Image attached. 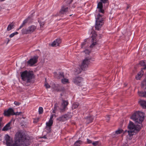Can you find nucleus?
Segmentation results:
<instances>
[{
	"label": "nucleus",
	"instance_id": "nucleus-1",
	"mask_svg": "<svg viewBox=\"0 0 146 146\" xmlns=\"http://www.w3.org/2000/svg\"><path fill=\"white\" fill-rule=\"evenodd\" d=\"M15 142L13 146H21L25 144L30 139V137L25 135L22 131H18L15 135Z\"/></svg>",
	"mask_w": 146,
	"mask_h": 146
},
{
	"label": "nucleus",
	"instance_id": "nucleus-2",
	"mask_svg": "<svg viewBox=\"0 0 146 146\" xmlns=\"http://www.w3.org/2000/svg\"><path fill=\"white\" fill-rule=\"evenodd\" d=\"M135 125L131 121H130L128 126L129 130L128 131V133L130 136H132L134 134V133H136L139 131L141 129L142 125Z\"/></svg>",
	"mask_w": 146,
	"mask_h": 146
},
{
	"label": "nucleus",
	"instance_id": "nucleus-3",
	"mask_svg": "<svg viewBox=\"0 0 146 146\" xmlns=\"http://www.w3.org/2000/svg\"><path fill=\"white\" fill-rule=\"evenodd\" d=\"M21 76L22 80L26 81L27 83H31L33 77V74L32 72H28L25 70L21 73Z\"/></svg>",
	"mask_w": 146,
	"mask_h": 146
},
{
	"label": "nucleus",
	"instance_id": "nucleus-4",
	"mask_svg": "<svg viewBox=\"0 0 146 146\" xmlns=\"http://www.w3.org/2000/svg\"><path fill=\"white\" fill-rule=\"evenodd\" d=\"M91 58L90 57H86L83 60L81 65L78 68L76 69V72L77 74L80 73L82 71H84L88 67L90 62Z\"/></svg>",
	"mask_w": 146,
	"mask_h": 146
},
{
	"label": "nucleus",
	"instance_id": "nucleus-5",
	"mask_svg": "<svg viewBox=\"0 0 146 146\" xmlns=\"http://www.w3.org/2000/svg\"><path fill=\"white\" fill-rule=\"evenodd\" d=\"M131 118L135 123H141L144 119V114L143 112L138 111L134 113L131 117Z\"/></svg>",
	"mask_w": 146,
	"mask_h": 146
},
{
	"label": "nucleus",
	"instance_id": "nucleus-6",
	"mask_svg": "<svg viewBox=\"0 0 146 146\" xmlns=\"http://www.w3.org/2000/svg\"><path fill=\"white\" fill-rule=\"evenodd\" d=\"M102 15L99 14L98 15L97 17L96 18L95 28L98 30H100L104 23V20L102 17Z\"/></svg>",
	"mask_w": 146,
	"mask_h": 146
},
{
	"label": "nucleus",
	"instance_id": "nucleus-7",
	"mask_svg": "<svg viewBox=\"0 0 146 146\" xmlns=\"http://www.w3.org/2000/svg\"><path fill=\"white\" fill-rule=\"evenodd\" d=\"M36 29V26L32 25L29 26L28 29H23L22 30V33L23 34H27L31 33L35 31Z\"/></svg>",
	"mask_w": 146,
	"mask_h": 146
},
{
	"label": "nucleus",
	"instance_id": "nucleus-8",
	"mask_svg": "<svg viewBox=\"0 0 146 146\" xmlns=\"http://www.w3.org/2000/svg\"><path fill=\"white\" fill-rule=\"evenodd\" d=\"M72 1L73 0H67V5H63L60 11L59 14L60 15L64 14L68 11V5L71 3Z\"/></svg>",
	"mask_w": 146,
	"mask_h": 146
},
{
	"label": "nucleus",
	"instance_id": "nucleus-9",
	"mask_svg": "<svg viewBox=\"0 0 146 146\" xmlns=\"http://www.w3.org/2000/svg\"><path fill=\"white\" fill-rule=\"evenodd\" d=\"M72 117V114L70 112H68L67 114L63 115L57 119L60 121H63L66 120Z\"/></svg>",
	"mask_w": 146,
	"mask_h": 146
},
{
	"label": "nucleus",
	"instance_id": "nucleus-10",
	"mask_svg": "<svg viewBox=\"0 0 146 146\" xmlns=\"http://www.w3.org/2000/svg\"><path fill=\"white\" fill-rule=\"evenodd\" d=\"M52 88L57 92H63L64 90V88L63 86L58 84H54L52 87Z\"/></svg>",
	"mask_w": 146,
	"mask_h": 146
},
{
	"label": "nucleus",
	"instance_id": "nucleus-11",
	"mask_svg": "<svg viewBox=\"0 0 146 146\" xmlns=\"http://www.w3.org/2000/svg\"><path fill=\"white\" fill-rule=\"evenodd\" d=\"M68 104V102L67 101L62 100V102L61 103L60 108V112H63L66 110V108L67 109V106Z\"/></svg>",
	"mask_w": 146,
	"mask_h": 146
},
{
	"label": "nucleus",
	"instance_id": "nucleus-12",
	"mask_svg": "<svg viewBox=\"0 0 146 146\" xmlns=\"http://www.w3.org/2000/svg\"><path fill=\"white\" fill-rule=\"evenodd\" d=\"M38 57V56H34L33 58L27 62V64L30 66L33 65L37 62Z\"/></svg>",
	"mask_w": 146,
	"mask_h": 146
},
{
	"label": "nucleus",
	"instance_id": "nucleus-13",
	"mask_svg": "<svg viewBox=\"0 0 146 146\" xmlns=\"http://www.w3.org/2000/svg\"><path fill=\"white\" fill-rule=\"evenodd\" d=\"M82 78L81 77H76L74 78L73 82L75 84L80 86L82 85Z\"/></svg>",
	"mask_w": 146,
	"mask_h": 146
},
{
	"label": "nucleus",
	"instance_id": "nucleus-14",
	"mask_svg": "<svg viewBox=\"0 0 146 146\" xmlns=\"http://www.w3.org/2000/svg\"><path fill=\"white\" fill-rule=\"evenodd\" d=\"M96 34L95 33L92 34V43L90 46V47L91 48H92L96 45H98V41H96Z\"/></svg>",
	"mask_w": 146,
	"mask_h": 146
},
{
	"label": "nucleus",
	"instance_id": "nucleus-15",
	"mask_svg": "<svg viewBox=\"0 0 146 146\" xmlns=\"http://www.w3.org/2000/svg\"><path fill=\"white\" fill-rule=\"evenodd\" d=\"M4 114L5 116H9L11 115H13L15 114L14 113V110L12 108H10L7 110L4 111Z\"/></svg>",
	"mask_w": 146,
	"mask_h": 146
},
{
	"label": "nucleus",
	"instance_id": "nucleus-16",
	"mask_svg": "<svg viewBox=\"0 0 146 146\" xmlns=\"http://www.w3.org/2000/svg\"><path fill=\"white\" fill-rule=\"evenodd\" d=\"M61 42V40L59 38L56 39L51 44L52 46H59V44Z\"/></svg>",
	"mask_w": 146,
	"mask_h": 146
},
{
	"label": "nucleus",
	"instance_id": "nucleus-17",
	"mask_svg": "<svg viewBox=\"0 0 146 146\" xmlns=\"http://www.w3.org/2000/svg\"><path fill=\"white\" fill-rule=\"evenodd\" d=\"M97 8L99 9V12L104 13V11L103 9V5L102 2H99L97 6Z\"/></svg>",
	"mask_w": 146,
	"mask_h": 146
},
{
	"label": "nucleus",
	"instance_id": "nucleus-18",
	"mask_svg": "<svg viewBox=\"0 0 146 146\" xmlns=\"http://www.w3.org/2000/svg\"><path fill=\"white\" fill-rule=\"evenodd\" d=\"M5 140L6 141V143L7 146H12L11 141L10 140V137L8 135H5Z\"/></svg>",
	"mask_w": 146,
	"mask_h": 146
},
{
	"label": "nucleus",
	"instance_id": "nucleus-19",
	"mask_svg": "<svg viewBox=\"0 0 146 146\" xmlns=\"http://www.w3.org/2000/svg\"><path fill=\"white\" fill-rule=\"evenodd\" d=\"M38 21L39 23L40 28H42L43 27V26L44 25L45 23V21L44 20V18L41 17L38 19Z\"/></svg>",
	"mask_w": 146,
	"mask_h": 146
},
{
	"label": "nucleus",
	"instance_id": "nucleus-20",
	"mask_svg": "<svg viewBox=\"0 0 146 146\" xmlns=\"http://www.w3.org/2000/svg\"><path fill=\"white\" fill-rule=\"evenodd\" d=\"M11 121L9 122L2 129V130L3 131H7L11 129V127H10V125L11 124Z\"/></svg>",
	"mask_w": 146,
	"mask_h": 146
},
{
	"label": "nucleus",
	"instance_id": "nucleus-21",
	"mask_svg": "<svg viewBox=\"0 0 146 146\" xmlns=\"http://www.w3.org/2000/svg\"><path fill=\"white\" fill-rule=\"evenodd\" d=\"M143 71L141 70V71L139 72L137 75L136 76L135 78L137 80H139L143 74Z\"/></svg>",
	"mask_w": 146,
	"mask_h": 146
},
{
	"label": "nucleus",
	"instance_id": "nucleus-22",
	"mask_svg": "<svg viewBox=\"0 0 146 146\" xmlns=\"http://www.w3.org/2000/svg\"><path fill=\"white\" fill-rule=\"evenodd\" d=\"M139 103L143 108H146V101L141 100L139 101Z\"/></svg>",
	"mask_w": 146,
	"mask_h": 146
},
{
	"label": "nucleus",
	"instance_id": "nucleus-23",
	"mask_svg": "<svg viewBox=\"0 0 146 146\" xmlns=\"http://www.w3.org/2000/svg\"><path fill=\"white\" fill-rule=\"evenodd\" d=\"M53 123V120H49L48 122L46 123V125L47 127H46V128H48L49 131L50 129V127L52 125Z\"/></svg>",
	"mask_w": 146,
	"mask_h": 146
},
{
	"label": "nucleus",
	"instance_id": "nucleus-24",
	"mask_svg": "<svg viewBox=\"0 0 146 146\" xmlns=\"http://www.w3.org/2000/svg\"><path fill=\"white\" fill-rule=\"evenodd\" d=\"M139 64L141 66H144V67L143 68H142L141 69H146V60L141 61L140 62Z\"/></svg>",
	"mask_w": 146,
	"mask_h": 146
},
{
	"label": "nucleus",
	"instance_id": "nucleus-25",
	"mask_svg": "<svg viewBox=\"0 0 146 146\" xmlns=\"http://www.w3.org/2000/svg\"><path fill=\"white\" fill-rule=\"evenodd\" d=\"M138 93L139 96L146 98V91L138 92Z\"/></svg>",
	"mask_w": 146,
	"mask_h": 146
},
{
	"label": "nucleus",
	"instance_id": "nucleus-26",
	"mask_svg": "<svg viewBox=\"0 0 146 146\" xmlns=\"http://www.w3.org/2000/svg\"><path fill=\"white\" fill-rule=\"evenodd\" d=\"M86 119L87 123H89L92 121L93 120V116H90L87 117Z\"/></svg>",
	"mask_w": 146,
	"mask_h": 146
},
{
	"label": "nucleus",
	"instance_id": "nucleus-27",
	"mask_svg": "<svg viewBox=\"0 0 146 146\" xmlns=\"http://www.w3.org/2000/svg\"><path fill=\"white\" fill-rule=\"evenodd\" d=\"M29 19V18H27L24 20L23 21V23H22L20 27L18 29H21L22 27L25 26L26 24L27 23Z\"/></svg>",
	"mask_w": 146,
	"mask_h": 146
},
{
	"label": "nucleus",
	"instance_id": "nucleus-28",
	"mask_svg": "<svg viewBox=\"0 0 146 146\" xmlns=\"http://www.w3.org/2000/svg\"><path fill=\"white\" fill-rule=\"evenodd\" d=\"M82 142L81 140L76 141L74 144V146H80V145L82 144Z\"/></svg>",
	"mask_w": 146,
	"mask_h": 146
},
{
	"label": "nucleus",
	"instance_id": "nucleus-29",
	"mask_svg": "<svg viewBox=\"0 0 146 146\" xmlns=\"http://www.w3.org/2000/svg\"><path fill=\"white\" fill-rule=\"evenodd\" d=\"M79 106V104L78 103H74L72 105V110L74 109L77 108Z\"/></svg>",
	"mask_w": 146,
	"mask_h": 146
},
{
	"label": "nucleus",
	"instance_id": "nucleus-30",
	"mask_svg": "<svg viewBox=\"0 0 146 146\" xmlns=\"http://www.w3.org/2000/svg\"><path fill=\"white\" fill-rule=\"evenodd\" d=\"M14 26V24L13 23H11L9 24L7 28V31H9L11 30L12 29V27Z\"/></svg>",
	"mask_w": 146,
	"mask_h": 146
},
{
	"label": "nucleus",
	"instance_id": "nucleus-31",
	"mask_svg": "<svg viewBox=\"0 0 146 146\" xmlns=\"http://www.w3.org/2000/svg\"><path fill=\"white\" fill-rule=\"evenodd\" d=\"M142 87L144 88L146 90V78L142 82Z\"/></svg>",
	"mask_w": 146,
	"mask_h": 146
},
{
	"label": "nucleus",
	"instance_id": "nucleus-32",
	"mask_svg": "<svg viewBox=\"0 0 146 146\" xmlns=\"http://www.w3.org/2000/svg\"><path fill=\"white\" fill-rule=\"evenodd\" d=\"M94 146H101L100 143L98 141H96L92 143Z\"/></svg>",
	"mask_w": 146,
	"mask_h": 146
},
{
	"label": "nucleus",
	"instance_id": "nucleus-33",
	"mask_svg": "<svg viewBox=\"0 0 146 146\" xmlns=\"http://www.w3.org/2000/svg\"><path fill=\"white\" fill-rule=\"evenodd\" d=\"M64 76L63 73L62 72H60L59 73V76L57 78L58 79H60L62 78H64Z\"/></svg>",
	"mask_w": 146,
	"mask_h": 146
},
{
	"label": "nucleus",
	"instance_id": "nucleus-34",
	"mask_svg": "<svg viewBox=\"0 0 146 146\" xmlns=\"http://www.w3.org/2000/svg\"><path fill=\"white\" fill-rule=\"evenodd\" d=\"M62 83L64 84H66L68 82V79L64 78L61 80Z\"/></svg>",
	"mask_w": 146,
	"mask_h": 146
},
{
	"label": "nucleus",
	"instance_id": "nucleus-35",
	"mask_svg": "<svg viewBox=\"0 0 146 146\" xmlns=\"http://www.w3.org/2000/svg\"><path fill=\"white\" fill-rule=\"evenodd\" d=\"M123 130L121 129H119L115 131V133L117 134H120L122 133Z\"/></svg>",
	"mask_w": 146,
	"mask_h": 146
},
{
	"label": "nucleus",
	"instance_id": "nucleus-36",
	"mask_svg": "<svg viewBox=\"0 0 146 146\" xmlns=\"http://www.w3.org/2000/svg\"><path fill=\"white\" fill-rule=\"evenodd\" d=\"M43 112V109L42 107H40L38 109V112L39 114H41Z\"/></svg>",
	"mask_w": 146,
	"mask_h": 146
},
{
	"label": "nucleus",
	"instance_id": "nucleus-37",
	"mask_svg": "<svg viewBox=\"0 0 146 146\" xmlns=\"http://www.w3.org/2000/svg\"><path fill=\"white\" fill-rule=\"evenodd\" d=\"M18 34V33L17 32H15V33H14L11 34L10 35L9 37L11 38L13 37L15 35H17Z\"/></svg>",
	"mask_w": 146,
	"mask_h": 146
},
{
	"label": "nucleus",
	"instance_id": "nucleus-38",
	"mask_svg": "<svg viewBox=\"0 0 146 146\" xmlns=\"http://www.w3.org/2000/svg\"><path fill=\"white\" fill-rule=\"evenodd\" d=\"M86 39H85L84 40V42L82 43V44H81V48H83L84 46L86 44Z\"/></svg>",
	"mask_w": 146,
	"mask_h": 146
},
{
	"label": "nucleus",
	"instance_id": "nucleus-39",
	"mask_svg": "<svg viewBox=\"0 0 146 146\" xmlns=\"http://www.w3.org/2000/svg\"><path fill=\"white\" fill-rule=\"evenodd\" d=\"M44 86L46 88H50V86L47 83L45 82Z\"/></svg>",
	"mask_w": 146,
	"mask_h": 146
},
{
	"label": "nucleus",
	"instance_id": "nucleus-40",
	"mask_svg": "<svg viewBox=\"0 0 146 146\" xmlns=\"http://www.w3.org/2000/svg\"><path fill=\"white\" fill-rule=\"evenodd\" d=\"M14 103L15 105L17 106H19L21 104V103L16 101L14 102Z\"/></svg>",
	"mask_w": 146,
	"mask_h": 146
},
{
	"label": "nucleus",
	"instance_id": "nucleus-41",
	"mask_svg": "<svg viewBox=\"0 0 146 146\" xmlns=\"http://www.w3.org/2000/svg\"><path fill=\"white\" fill-rule=\"evenodd\" d=\"M106 120L107 121H108L110 119V117L109 115H107L106 117Z\"/></svg>",
	"mask_w": 146,
	"mask_h": 146
},
{
	"label": "nucleus",
	"instance_id": "nucleus-42",
	"mask_svg": "<svg viewBox=\"0 0 146 146\" xmlns=\"http://www.w3.org/2000/svg\"><path fill=\"white\" fill-rule=\"evenodd\" d=\"M39 118H37L36 119H35L33 121V122L34 123H36L38 121Z\"/></svg>",
	"mask_w": 146,
	"mask_h": 146
},
{
	"label": "nucleus",
	"instance_id": "nucleus-43",
	"mask_svg": "<svg viewBox=\"0 0 146 146\" xmlns=\"http://www.w3.org/2000/svg\"><path fill=\"white\" fill-rule=\"evenodd\" d=\"M21 112H14V113H15V114H14V115H20V114H21Z\"/></svg>",
	"mask_w": 146,
	"mask_h": 146
},
{
	"label": "nucleus",
	"instance_id": "nucleus-44",
	"mask_svg": "<svg viewBox=\"0 0 146 146\" xmlns=\"http://www.w3.org/2000/svg\"><path fill=\"white\" fill-rule=\"evenodd\" d=\"M101 2L104 3H106L108 2V0H100Z\"/></svg>",
	"mask_w": 146,
	"mask_h": 146
},
{
	"label": "nucleus",
	"instance_id": "nucleus-45",
	"mask_svg": "<svg viewBox=\"0 0 146 146\" xmlns=\"http://www.w3.org/2000/svg\"><path fill=\"white\" fill-rule=\"evenodd\" d=\"M84 52H85L86 54H88L90 53V52L88 50H86L84 51Z\"/></svg>",
	"mask_w": 146,
	"mask_h": 146
},
{
	"label": "nucleus",
	"instance_id": "nucleus-46",
	"mask_svg": "<svg viewBox=\"0 0 146 146\" xmlns=\"http://www.w3.org/2000/svg\"><path fill=\"white\" fill-rule=\"evenodd\" d=\"M87 142L88 143H92V141L88 139H87Z\"/></svg>",
	"mask_w": 146,
	"mask_h": 146
},
{
	"label": "nucleus",
	"instance_id": "nucleus-47",
	"mask_svg": "<svg viewBox=\"0 0 146 146\" xmlns=\"http://www.w3.org/2000/svg\"><path fill=\"white\" fill-rule=\"evenodd\" d=\"M54 115L55 116V115L52 114V115L50 118L49 120H52V119L53 118Z\"/></svg>",
	"mask_w": 146,
	"mask_h": 146
},
{
	"label": "nucleus",
	"instance_id": "nucleus-48",
	"mask_svg": "<svg viewBox=\"0 0 146 146\" xmlns=\"http://www.w3.org/2000/svg\"><path fill=\"white\" fill-rule=\"evenodd\" d=\"M7 44H8L9 42L10 41V39L8 38H7Z\"/></svg>",
	"mask_w": 146,
	"mask_h": 146
},
{
	"label": "nucleus",
	"instance_id": "nucleus-49",
	"mask_svg": "<svg viewBox=\"0 0 146 146\" xmlns=\"http://www.w3.org/2000/svg\"><path fill=\"white\" fill-rule=\"evenodd\" d=\"M2 118L0 117V123H1V122L2 121Z\"/></svg>",
	"mask_w": 146,
	"mask_h": 146
},
{
	"label": "nucleus",
	"instance_id": "nucleus-50",
	"mask_svg": "<svg viewBox=\"0 0 146 146\" xmlns=\"http://www.w3.org/2000/svg\"><path fill=\"white\" fill-rule=\"evenodd\" d=\"M56 106H55L54 107V109L53 110H55V111L56 110Z\"/></svg>",
	"mask_w": 146,
	"mask_h": 146
},
{
	"label": "nucleus",
	"instance_id": "nucleus-51",
	"mask_svg": "<svg viewBox=\"0 0 146 146\" xmlns=\"http://www.w3.org/2000/svg\"><path fill=\"white\" fill-rule=\"evenodd\" d=\"M42 138H45V139H46V136L45 135H44L42 137Z\"/></svg>",
	"mask_w": 146,
	"mask_h": 146
},
{
	"label": "nucleus",
	"instance_id": "nucleus-52",
	"mask_svg": "<svg viewBox=\"0 0 146 146\" xmlns=\"http://www.w3.org/2000/svg\"><path fill=\"white\" fill-rule=\"evenodd\" d=\"M1 123H0V130L1 129Z\"/></svg>",
	"mask_w": 146,
	"mask_h": 146
},
{
	"label": "nucleus",
	"instance_id": "nucleus-53",
	"mask_svg": "<svg viewBox=\"0 0 146 146\" xmlns=\"http://www.w3.org/2000/svg\"><path fill=\"white\" fill-rule=\"evenodd\" d=\"M55 110H53L52 111L53 113H55Z\"/></svg>",
	"mask_w": 146,
	"mask_h": 146
},
{
	"label": "nucleus",
	"instance_id": "nucleus-54",
	"mask_svg": "<svg viewBox=\"0 0 146 146\" xmlns=\"http://www.w3.org/2000/svg\"><path fill=\"white\" fill-rule=\"evenodd\" d=\"M46 129H48V131L49 132H50V130H51V129H50V131H49V128H46Z\"/></svg>",
	"mask_w": 146,
	"mask_h": 146
},
{
	"label": "nucleus",
	"instance_id": "nucleus-55",
	"mask_svg": "<svg viewBox=\"0 0 146 146\" xmlns=\"http://www.w3.org/2000/svg\"><path fill=\"white\" fill-rule=\"evenodd\" d=\"M75 6L74 5L72 6V7H73V8L75 7Z\"/></svg>",
	"mask_w": 146,
	"mask_h": 146
},
{
	"label": "nucleus",
	"instance_id": "nucleus-56",
	"mask_svg": "<svg viewBox=\"0 0 146 146\" xmlns=\"http://www.w3.org/2000/svg\"><path fill=\"white\" fill-rule=\"evenodd\" d=\"M2 9V8L1 7H0V11H1Z\"/></svg>",
	"mask_w": 146,
	"mask_h": 146
},
{
	"label": "nucleus",
	"instance_id": "nucleus-57",
	"mask_svg": "<svg viewBox=\"0 0 146 146\" xmlns=\"http://www.w3.org/2000/svg\"><path fill=\"white\" fill-rule=\"evenodd\" d=\"M128 131L127 130H125V132H124V133H125L126 132H127L128 133Z\"/></svg>",
	"mask_w": 146,
	"mask_h": 146
},
{
	"label": "nucleus",
	"instance_id": "nucleus-58",
	"mask_svg": "<svg viewBox=\"0 0 146 146\" xmlns=\"http://www.w3.org/2000/svg\"><path fill=\"white\" fill-rule=\"evenodd\" d=\"M1 136H0V141L1 140Z\"/></svg>",
	"mask_w": 146,
	"mask_h": 146
},
{
	"label": "nucleus",
	"instance_id": "nucleus-59",
	"mask_svg": "<svg viewBox=\"0 0 146 146\" xmlns=\"http://www.w3.org/2000/svg\"><path fill=\"white\" fill-rule=\"evenodd\" d=\"M72 15H70V16H72Z\"/></svg>",
	"mask_w": 146,
	"mask_h": 146
},
{
	"label": "nucleus",
	"instance_id": "nucleus-60",
	"mask_svg": "<svg viewBox=\"0 0 146 146\" xmlns=\"http://www.w3.org/2000/svg\"><path fill=\"white\" fill-rule=\"evenodd\" d=\"M145 146H146V144L145 145Z\"/></svg>",
	"mask_w": 146,
	"mask_h": 146
}]
</instances>
